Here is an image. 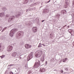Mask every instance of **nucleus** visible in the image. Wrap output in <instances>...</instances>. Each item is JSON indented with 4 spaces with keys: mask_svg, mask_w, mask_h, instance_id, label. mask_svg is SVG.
<instances>
[{
    "mask_svg": "<svg viewBox=\"0 0 74 74\" xmlns=\"http://www.w3.org/2000/svg\"><path fill=\"white\" fill-rule=\"evenodd\" d=\"M21 33H22L23 34H24V32H23L22 31H21V32H18L17 34H18V33H19L18 36H21Z\"/></svg>",
    "mask_w": 74,
    "mask_h": 74,
    "instance_id": "f8f14e48",
    "label": "nucleus"
},
{
    "mask_svg": "<svg viewBox=\"0 0 74 74\" xmlns=\"http://www.w3.org/2000/svg\"><path fill=\"white\" fill-rule=\"evenodd\" d=\"M6 16L7 17H8V14L6 15Z\"/></svg>",
    "mask_w": 74,
    "mask_h": 74,
    "instance_id": "c85d7f7f",
    "label": "nucleus"
},
{
    "mask_svg": "<svg viewBox=\"0 0 74 74\" xmlns=\"http://www.w3.org/2000/svg\"><path fill=\"white\" fill-rule=\"evenodd\" d=\"M25 47L26 49H29V48H32V45L26 44L25 45Z\"/></svg>",
    "mask_w": 74,
    "mask_h": 74,
    "instance_id": "20e7f679",
    "label": "nucleus"
},
{
    "mask_svg": "<svg viewBox=\"0 0 74 74\" xmlns=\"http://www.w3.org/2000/svg\"><path fill=\"white\" fill-rule=\"evenodd\" d=\"M32 56H29V57H28V59H29L28 60H30V59H32Z\"/></svg>",
    "mask_w": 74,
    "mask_h": 74,
    "instance_id": "2eb2a0df",
    "label": "nucleus"
},
{
    "mask_svg": "<svg viewBox=\"0 0 74 74\" xmlns=\"http://www.w3.org/2000/svg\"><path fill=\"white\" fill-rule=\"evenodd\" d=\"M51 1V0H49V1L47 2V3H49V2H50Z\"/></svg>",
    "mask_w": 74,
    "mask_h": 74,
    "instance_id": "b1692460",
    "label": "nucleus"
},
{
    "mask_svg": "<svg viewBox=\"0 0 74 74\" xmlns=\"http://www.w3.org/2000/svg\"><path fill=\"white\" fill-rule=\"evenodd\" d=\"M14 34V32H12V31H11L10 33V35L11 37H13Z\"/></svg>",
    "mask_w": 74,
    "mask_h": 74,
    "instance_id": "6e6552de",
    "label": "nucleus"
},
{
    "mask_svg": "<svg viewBox=\"0 0 74 74\" xmlns=\"http://www.w3.org/2000/svg\"><path fill=\"white\" fill-rule=\"evenodd\" d=\"M42 45H43L44 47H45V45L44 44H42Z\"/></svg>",
    "mask_w": 74,
    "mask_h": 74,
    "instance_id": "393cba45",
    "label": "nucleus"
},
{
    "mask_svg": "<svg viewBox=\"0 0 74 74\" xmlns=\"http://www.w3.org/2000/svg\"><path fill=\"white\" fill-rule=\"evenodd\" d=\"M0 57L1 58V59H3L5 57V55H3L2 56H0Z\"/></svg>",
    "mask_w": 74,
    "mask_h": 74,
    "instance_id": "6ab92c4d",
    "label": "nucleus"
},
{
    "mask_svg": "<svg viewBox=\"0 0 74 74\" xmlns=\"http://www.w3.org/2000/svg\"><path fill=\"white\" fill-rule=\"evenodd\" d=\"M40 66V62L38 59L36 60V62L34 65V68H37Z\"/></svg>",
    "mask_w": 74,
    "mask_h": 74,
    "instance_id": "f03ea898",
    "label": "nucleus"
},
{
    "mask_svg": "<svg viewBox=\"0 0 74 74\" xmlns=\"http://www.w3.org/2000/svg\"><path fill=\"white\" fill-rule=\"evenodd\" d=\"M28 73H29V74H30V73H31V72L30 71H29Z\"/></svg>",
    "mask_w": 74,
    "mask_h": 74,
    "instance_id": "cd10ccee",
    "label": "nucleus"
},
{
    "mask_svg": "<svg viewBox=\"0 0 74 74\" xmlns=\"http://www.w3.org/2000/svg\"><path fill=\"white\" fill-rule=\"evenodd\" d=\"M2 30V27H0V31H1V30Z\"/></svg>",
    "mask_w": 74,
    "mask_h": 74,
    "instance_id": "412c9836",
    "label": "nucleus"
},
{
    "mask_svg": "<svg viewBox=\"0 0 74 74\" xmlns=\"http://www.w3.org/2000/svg\"><path fill=\"white\" fill-rule=\"evenodd\" d=\"M16 55H17L16 52H14L12 54V55L13 57H15L16 56Z\"/></svg>",
    "mask_w": 74,
    "mask_h": 74,
    "instance_id": "9d476101",
    "label": "nucleus"
},
{
    "mask_svg": "<svg viewBox=\"0 0 74 74\" xmlns=\"http://www.w3.org/2000/svg\"><path fill=\"white\" fill-rule=\"evenodd\" d=\"M41 60L42 62H44V58H41Z\"/></svg>",
    "mask_w": 74,
    "mask_h": 74,
    "instance_id": "a211bd4d",
    "label": "nucleus"
},
{
    "mask_svg": "<svg viewBox=\"0 0 74 74\" xmlns=\"http://www.w3.org/2000/svg\"><path fill=\"white\" fill-rule=\"evenodd\" d=\"M65 69V70H66V71H67L68 70V69H67V68H66Z\"/></svg>",
    "mask_w": 74,
    "mask_h": 74,
    "instance_id": "bb28decb",
    "label": "nucleus"
},
{
    "mask_svg": "<svg viewBox=\"0 0 74 74\" xmlns=\"http://www.w3.org/2000/svg\"><path fill=\"white\" fill-rule=\"evenodd\" d=\"M19 15H21V14H19Z\"/></svg>",
    "mask_w": 74,
    "mask_h": 74,
    "instance_id": "72a5a7b5",
    "label": "nucleus"
},
{
    "mask_svg": "<svg viewBox=\"0 0 74 74\" xmlns=\"http://www.w3.org/2000/svg\"><path fill=\"white\" fill-rule=\"evenodd\" d=\"M25 2H26V1H25Z\"/></svg>",
    "mask_w": 74,
    "mask_h": 74,
    "instance_id": "c9c22d12",
    "label": "nucleus"
},
{
    "mask_svg": "<svg viewBox=\"0 0 74 74\" xmlns=\"http://www.w3.org/2000/svg\"><path fill=\"white\" fill-rule=\"evenodd\" d=\"M13 32H16L17 31V29H14L12 30H11Z\"/></svg>",
    "mask_w": 74,
    "mask_h": 74,
    "instance_id": "ddd939ff",
    "label": "nucleus"
},
{
    "mask_svg": "<svg viewBox=\"0 0 74 74\" xmlns=\"http://www.w3.org/2000/svg\"><path fill=\"white\" fill-rule=\"evenodd\" d=\"M35 56L37 58L40 57L42 54V51L41 50H39L36 51L35 53Z\"/></svg>",
    "mask_w": 74,
    "mask_h": 74,
    "instance_id": "f257e3e1",
    "label": "nucleus"
},
{
    "mask_svg": "<svg viewBox=\"0 0 74 74\" xmlns=\"http://www.w3.org/2000/svg\"><path fill=\"white\" fill-rule=\"evenodd\" d=\"M10 74H13V73H12V72H11Z\"/></svg>",
    "mask_w": 74,
    "mask_h": 74,
    "instance_id": "c756f323",
    "label": "nucleus"
},
{
    "mask_svg": "<svg viewBox=\"0 0 74 74\" xmlns=\"http://www.w3.org/2000/svg\"><path fill=\"white\" fill-rule=\"evenodd\" d=\"M1 47V43L0 44V48Z\"/></svg>",
    "mask_w": 74,
    "mask_h": 74,
    "instance_id": "5701e85b",
    "label": "nucleus"
},
{
    "mask_svg": "<svg viewBox=\"0 0 74 74\" xmlns=\"http://www.w3.org/2000/svg\"><path fill=\"white\" fill-rule=\"evenodd\" d=\"M72 6L73 7H74V2L72 4Z\"/></svg>",
    "mask_w": 74,
    "mask_h": 74,
    "instance_id": "4be33fe9",
    "label": "nucleus"
},
{
    "mask_svg": "<svg viewBox=\"0 0 74 74\" xmlns=\"http://www.w3.org/2000/svg\"><path fill=\"white\" fill-rule=\"evenodd\" d=\"M44 21H45V20H42V22H44Z\"/></svg>",
    "mask_w": 74,
    "mask_h": 74,
    "instance_id": "7c9ffc66",
    "label": "nucleus"
},
{
    "mask_svg": "<svg viewBox=\"0 0 74 74\" xmlns=\"http://www.w3.org/2000/svg\"><path fill=\"white\" fill-rule=\"evenodd\" d=\"M66 60H67V58H65L63 60L62 62H66Z\"/></svg>",
    "mask_w": 74,
    "mask_h": 74,
    "instance_id": "dca6fc26",
    "label": "nucleus"
},
{
    "mask_svg": "<svg viewBox=\"0 0 74 74\" xmlns=\"http://www.w3.org/2000/svg\"><path fill=\"white\" fill-rule=\"evenodd\" d=\"M15 18V16H12L8 20V22H10V19H11V20H12L14 18Z\"/></svg>",
    "mask_w": 74,
    "mask_h": 74,
    "instance_id": "9b49d317",
    "label": "nucleus"
},
{
    "mask_svg": "<svg viewBox=\"0 0 74 74\" xmlns=\"http://www.w3.org/2000/svg\"><path fill=\"white\" fill-rule=\"evenodd\" d=\"M13 65H11V64H10V65H9V66H13Z\"/></svg>",
    "mask_w": 74,
    "mask_h": 74,
    "instance_id": "2f4dec72",
    "label": "nucleus"
},
{
    "mask_svg": "<svg viewBox=\"0 0 74 74\" xmlns=\"http://www.w3.org/2000/svg\"><path fill=\"white\" fill-rule=\"evenodd\" d=\"M13 49V47L12 46H9L7 47V51L8 52H10Z\"/></svg>",
    "mask_w": 74,
    "mask_h": 74,
    "instance_id": "7ed1b4c3",
    "label": "nucleus"
},
{
    "mask_svg": "<svg viewBox=\"0 0 74 74\" xmlns=\"http://www.w3.org/2000/svg\"><path fill=\"white\" fill-rule=\"evenodd\" d=\"M45 70H46L45 69L41 68L40 69V72H41L42 73H43V72H45Z\"/></svg>",
    "mask_w": 74,
    "mask_h": 74,
    "instance_id": "1a4fd4ad",
    "label": "nucleus"
},
{
    "mask_svg": "<svg viewBox=\"0 0 74 74\" xmlns=\"http://www.w3.org/2000/svg\"><path fill=\"white\" fill-rule=\"evenodd\" d=\"M27 3V2H26L24 4H26V3Z\"/></svg>",
    "mask_w": 74,
    "mask_h": 74,
    "instance_id": "473e14b6",
    "label": "nucleus"
},
{
    "mask_svg": "<svg viewBox=\"0 0 74 74\" xmlns=\"http://www.w3.org/2000/svg\"><path fill=\"white\" fill-rule=\"evenodd\" d=\"M61 72L62 73H63V71L61 70Z\"/></svg>",
    "mask_w": 74,
    "mask_h": 74,
    "instance_id": "a878e982",
    "label": "nucleus"
},
{
    "mask_svg": "<svg viewBox=\"0 0 74 74\" xmlns=\"http://www.w3.org/2000/svg\"><path fill=\"white\" fill-rule=\"evenodd\" d=\"M38 47H42V46L41 45V43H40L39 44V45L38 46Z\"/></svg>",
    "mask_w": 74,
    "mask_h": 74,
    "instance_id": "f3484780",
    "label": "nucleus"
},
{
    "mask_svg": "<svg viewBox=\"0 0 74 74\" xmlns=\"http://www.w3.org/2000/svg\"><path fill=\"white\" fill-rule=\"evenodd\" d=\"M4 16V13H0V16L1 17H3Z\"/></svg>",
    "mask_w": 74,
    "mask_h": 74,
    "instance_id": "4468645a",
    "label": "nucleus"
},
{
    "mask_svg": "<svg viewBox=\"0 0 74 74\" xmlns=\"http://www.w3.org/2000/svg\"><path fill=\"white\" fill-rule=\"evenodd\" d=\"M7 29V27H5L2 30V32H4V30H5V29Z\"/></svg>",
    "mask_w": 74,
    "mask_h": 74,
    "instance_id": "aec40b11",
    "label": "nucleus"
},
{
    "mask_svg": "<svg viewBox=\"0 0 74 74\" xmlns=\"http://www.w3.org/2000/svg\"><path fill=\"white\" fill-rule=\"evenodd\" d=\"M61 14H66L67 13V12L66 11V10H62L60 12Z\"/></svg>",
    "mask_w": 74,
    "mask_h": 74,
    "instance_id": "0eeeda50",
    "label": "nucleus"
},
{
    "mask_svg": "<svg viewBox=\"0 0 74 74\" xmlns=\"http://www.w3.org/2000/svg\"><path fill=\"white\" fill-rule=\"evenodd\" d=\"M46 63H47V62H46Z\"/></svg>",
    "mask_w": 74,
    "mask_h": 74,
    "instance_id": "f704fd0d",
    "label": "nucleus"
},
{
    "mask_svg": "<svg viewBox=\"0 0 74 74\" xmlns=\"http://www.w3.org/2000/svg\"><path fill=\"white\" fill-rule=\"evenodd\" d=\"M32 31L33 33H36L37 32V29L36 27H34L32 29Z\"/></svg>",
    "mask_w": 74,
    "mask_h": 74,
    "instance_id": "39448f33",
    "label": "nucleus"
},
{
    "mask_svg": "<svg viewBox=\"0 0 74 74\" xmlns=\"http://www.w3.org/2000/svg\"><path fill=\"white\" fill-rule=\"evenodd\" d=\"M69 2L68 1H66L65 3L64 6L65 8H67V6H68L69 5Z\"/></svg>",
    "mask_w": 74,
    "mask_h": 74,
    "instance_id": "423d86ee",
    "label": "nucleus"
}]
</instances>
